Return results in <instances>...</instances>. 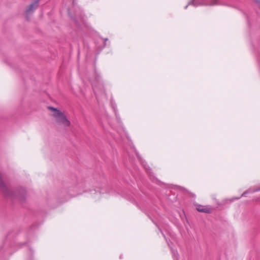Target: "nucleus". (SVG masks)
<instances>
[{
	"label": "nucleus",
	"instance_id": "6",
	"mask_svg": "<svg viewBox=\"0 0 260 260\" xmlns=\"http://www.w3.org/2000/svg\"><path fill=\"white\" fill-rule=\"evenodd\" d=\"M196 206L197 210L200 212L210 213L212 210V208L209 206L197 205Z\"/></svg>",
	"mask_w": 260,
	"mask_h": 260
},
{
	"label": "nucleus",
	"instance_id": "3",
	"mask_svg": "<svg viewBox=\"0 0 260 260\" xmlns=\"http://www.w3.org/2000/svg\"><path fill=\"white\" fill-rule=\"evenodd\" d=\"M92 86L94 93L98 99L100 94L105 95L103 85L99 82V77L96 79V81L92 82Z\"/></svg>",
	"mask_w": 260,
	"mask_h": 260
},
{
	"label": "nucleus",
	"instance_id": "2",
	"mask_svg": "<svg viewBox=\"0 0 260 260\" xmlns=\"http://www.w3.org/2000/svg\"><path fill=\"white\" fill-rule=\"evenodd\" d=\"M219 4L220 3L219 0H201L200 2L199 0H192V1L189 2L188 4L184 7V9H187L189 5H192L195 7H198L202 5L214 6Z\"/></svg>",
	"mask_w": 260,
	"mask_h": 260
},
{
	"label": "nucleus",
	"instance_id": "10",
	"mask_svg": "<svg viewBox=\"0 0 260 260\" xmlns=\"http://www.w3.org/2000/svg\"><path fill=\"white\" fill-rule=\"evenodd\" d=\"M259 190H260V188L256 189L255 191H259Z\"/></svg>",
	"mask_w": 260,
	"mask_h": 260
},
{
	"label": "nucleus",
	"instance_id": "13",
	"mask_svg": "<svg viewBox=\"0 0 260 260\" xmlns=\"http://www.w3.org/2000/svg\"><path fill=\"white\" fill-rule=\"evenodd\" d=\"M107 40H108V39H105V41H107Z\"/></svg>",
	"mask_w": 260,
	"mask_h": 260
},
{
	"label": "nucleus",
	"instance_id": "8",
	"mask_svg": "<svg viewBox=\"0 0 260 260\" xmlns=\"http://www.w3.org/2000/svg\"><path fill=\"white\" fill-rule=\"evenodd\" d=\"M168 245L171 248V252L172 254V257H173L174 260H179L178 259V253L176 249L172 248L169 243H168Z\"/></svg>",
	"mask_w": 260,
	"mask_h": 260
},
{
	"label": "nucleus",
	"instance_id": "9",
	"mask_svg": "<svg viewBox=\"0 0 260 260\" xmlns=\"http://www.w3.org/2000/svg\"><path fill=\"white\" fill-rule=\"evenodd\" d=\"M247 192H248L247 191H245V192H243V194H242V196H245Z\"/></svg>",
	"mask_w": 260,
	"mask_h": 260
},
{
	"label": "nucleus",
	"instance_id": "5",
	"mask_svg": "<svg viewBox=\"0 0 260 260\" xmlns=\"http://www.w3.org/2000/svg\"><path fill=\"white\" fill-rule=\"evenodd\" d=\"M26 190L24 188L17 187V203L23 202L25 197Z\"/></svg>",
	"mask_w": 260,
	"mask_h": 260
},
{
	"label": "nucleus",
	"instance_id": "7",
	"mask_svg": "<svg viewBox=\"0 0 260 260\" xmlns=\"http://www.w3.org/2000/svg\"><path fill=\"white\" fill-rule=\"evenodd\" d=\"M137 156L138 157V159L139 160L140 162L141 163L142 165L144 167V168L145 169L146 172L148 174H151L150 169H149V166L147 165L146 162L145 161V160H143L139 155L136 153Z\"/></svg>",
	"mask_w": 260,
	"mask_h": 260
},
{
	"label": "nucleus",
	"instance_id": "12",
	"mask_svg": "<svg viewBox=\"0 0 260 260\" xmlns=\"http://www.w3.org/2000/svg\"><path fill=\"white\" fill-rule=\"evenodd\" d=\"M161 232L162 233V235H163V236H164V237H165V238H166V237H165V236H164V233H163L162 232Z\"/></svg>",
	"mask_w": 260,
	"mask_h": 260
},
{
	"label": "nucleus",
	"instance_id": "11",
	"mask_svg": "<svg viewBox=\"0 0 260 260\" xmlns=\"http://www.w3.org/2000/svg\"><path fill=\"white\" fill-rule=\"evenodd\" d=\"M258 6H259V7L260 8V2L258 3Z\"/></svg>",
	"mask_w": 260,
	"mask_h": 260
},
{
	"label": "nucleus",
	"instance_id": "4",
	"mask_svg": "<svg viewBox=\"0 0 260 260\" xmlns=\"http://www.w3.org/2000/svg\"><path fill=\"white\" fill-rule=\"evenodd\" d=\"M39 0H35L31 4L26 10V14L27 19H28V16L29 14L34 12L39 6Z\"/></svg>",
	"mask_w": 260,
	"mask_h": 260
},
{
	"label": "nucleus",
	"instance_id": "1",
	"mask_svg": "<svg viewBox=\"0 0 260 260\" xmlns=\"http://www.w3.org/2000/svg\"><path fill=\"white\" fill-rule=\"evenodd\" d=\"M49 109L54 111L53 116L56 118L58 122L63 124L65 126L70 125V121L67 119L66 117L62 112L53 107H49Z\"/></svg>",
	"mask_w": 260,
	"mask_h": 260
}]
</instances>
